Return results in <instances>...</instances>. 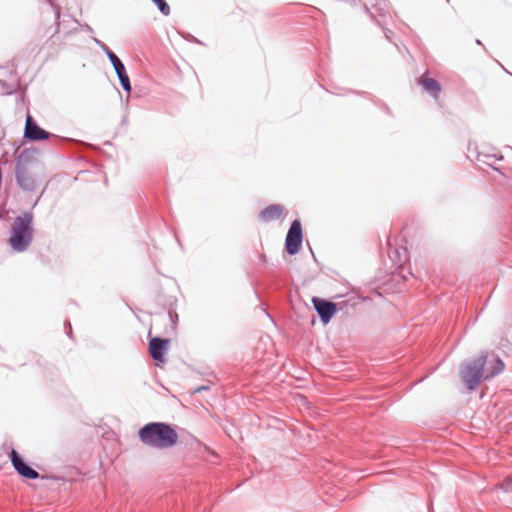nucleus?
<instances>
[{
	"mask_svg": "<svg viewBox=\"0 0 512 512\" xmlns=\"http://www.w3.org/2000/svg\"><path fill=\"white\" fill-rule=\"evenodd\" d=\"M504 369L503 361L491 353H481L477 358L462 365L460 376L469 391L475 390L482 380H489Z\"/></svg>",
	"mask_w": 512,
	"mask_h": 512,
	"instance_id": "nucleus-1",
	"label": "nucleus"
},
{
	"mask_svg": "<svg viewBox=\"0 0 512 512\" xmlns=\"http://www.w3.org/2000/svg\"><path fill=\"white\" fill-rule=\"evenodd\" d=\"M140 441L151 448L167 449L173 447L178 441L176 430L165 422H150L138 431Z\"/></svg>",
	"mask_w": 512,
	"mask_h": 512,
	"instance_id": "nucleus-2",
	"label": "nucleus"
},
{
	"mask_svg": "<svg viewBox=\"0 0 512 512\" xmlns=\"http://www.w3.org/2000/svg\"><path fill=\"white\" fill-rule=\"evenodd\" d=\"M33 240V214L23 212L15 217L11 227L9 244L18 253L27 250Z\"/></svg>",
	"mask_w": 512,
	"mask_h": 512,
	"instance_id": "nucleus-3",
	"label": "nucleus"
},
{
	"mask_svg": "<svg viewBox=\"0 0 512 512\" xmlns=\"http://www.w3.org/2000/svg\"><path fill=\"white\" fill-rule=\"evenodd\" d=\"M35 149L22 150L15 162V179L19 187L24 191L32 192L37 187L35 177L29 172V165L35 161Z\"/></svg>",
	"mask_w": 512,
	"mask_h": 512,
	"instance_id": "nucleus-4",
	"label": "nucleus"
},
{
	"mask_svg": "<svg viewBox=\"0 0 512 512\" xmlns=\"http://www.w3.org/2000/svg\"><path fill=\"white\" fill-rule=\"evenodd\" d=\"M303 240L302 226L299 220H294L287 232L285 249L289 255H295L301 249Z\"/></svg>",
	"mask_w": 512,
	"mask_h": 512,
	"instance_id": "nucleus-5",
	"label": "nucleus"
},
{
	"mask_svg": "<svg viewBox=\"0 0 512 512\" xmlns=\"http://www.w3.org/2000/svg\"><path fill=\"white\" fill-rule=\"evenodd\" d=\"M9 458L13 468L21 477L30 480H35L40 477V474L29 466L15 449H11Z\"/></svg>",
	"mask_w": 512,
	"mask_h": 512,
	"instance_id": "nucleus-6",
	"label": "nucleus"
},
{
	"mask_svg": "<svg viewBox=\"0 0 512 512\" xmlns=\"http://www.w3.org/2000/svg\"><path fill=\"white\" fill-rule=\"evenodd\" d=\"M312 303L324 325L328 324L337 312V306L334 302L314 297Z\"/></svg>",
	"mask_w": 512,
	"mask_h": 512,
	"instance_id": "nucleus-7",
	"label": "nucleus"
},
{
	"mask_svg": "<svg viewBox=\"0 0 512 512\" xmlns=\"http://www.w3.org/2000/svg\"><path fill=\"white\" fill-rule=\"evenodd\" d=\"M49 136L50 133L41 128L30 114H27L25 120L24 137L30 141H41L48 139Z\"/></svg>",
	"mask_w": 512,
	"mask_h": 512,
	"instance_id": "nucleus-8",
	"label": "nucleus"
},
{
	"mask_svg": "<svg viewBox=\"0 0 512 512\" xmlns=\"http://www.w3.org/2000/svg\"><path fill=\"white\" fill-rule=\"evenodd\" d=\"M169 345V340L161 337H153L149 341V352L156 362H165V353Z\"/></svg>",
	"mask_w": 512,
	"mask_h": 512,
	"instance_id": "nucleus-9",
	"label": "nucleus"
},
{
	"mask_svg": "<svg viewBox=\"0 0 512 512\" xmlns=\"http://www.w3.org/2000/svg\"><path fill=\"white\" fill-rule=\"evenodd\" d=\"M110 63L112 64L117 77L119 79L120 85L123 88L124 91H126L128 94L131 92V83L129 76L126 72V68L122 61L119 59L118 56L112 57L110 60Z\"/></svg>",
	"mask_w": 512,
	"mask_h": 512,
	"instance_id": "nucleus-10",
	"label": "nucleus"
},
{
	"mask_svg": "<svg viewBox=\"0 0 512 512\" xmlns=\"http://www.w3.org/2000/svg\"><path fill=\"white\" fill-rule=\"evenodd\" d=\"M284 208L280 204H272L263 209L260 218L263 221H271L280 218Z\"/></svg>",
	"mask_w": 512,
	"mask_h": 512,
	"instance_id": "nucleus-11",
	"label": "nucleus"
},
{
	"mask_svg": "<svg viewBox=\"0 0 512 512\" xmlns=\"http://www.w3.org/2000/svg\"><path fill=\"white\" fill-rule=\"evenodd\" d=\"M419 84L428 94H430L434 98H437L441 92L440 84L438 83L437 80L433 78H420Z\"/></svg>",
	"mask_w": 512,
	"mask_h": 512,
	"instance_id": "nucleus-12",
	"label": "nucleus"
},
{
	"mask_svg": "<svg viewBox=\"0 0 512 512\" xmlns=\"http://www.w3.org/2000/svg\"><path fill=\"white\" fill-rule=\"evenodd\" d=\"M388 244H389L388 255H389L390 259L393 261V263L395 265L401 267L407 259L406 248H401V249L392 248L391 244L390 243H388Z\"/></svg>",
	"mask_w": 512,
	"mask_h": 512,
	"instance_id": "nucleus-13",
	"label": "nucleus"
},
{
	"mask_svg": "<svg viewBox=\"0 0 512 512\" xmlns=\"http://www.w3.org/2000/svg\"><path fill=\"white\" fill-rule=\"evenodd\" d=\"M94 43L106 54L109 61L112 57H116L117 55L101 40L98 38H93Z\"/></svg>",
	"mask_w": 512,
	"mask_h": 512,
	"instance_id": "nucleus-14",
	"label": "nucleus"
},
{
	"mask_svg": "<svg viewBox=\"0 0 512 512\" xmlns=\"http://www.w3.org/2000/svg\"><path fill=\"white\" fill-rule=\"evenodd\" d=\"M159 9V11L164 15L168 16L170 14V6L166 2V0H151Z\"/></svg>",
	"mask_w": 512,
	"mask_h": 512,
	"instance_id": "nucleus-15",
	"label": "nucleus"
},
{
	"mask_svg": "<svg viewBox=\"0 0 512 512\" xmlns=\"http://www.w3.org/2000/svg\"><path fill=\"white\" fill-rule=\"evenodd\" d=\"M45 1L52 8V10H53V12L55 14V18L58 21L60 19V11H61L60 7L58 5H56L53 0H45Z\"/></svg>",
	"mask_w": 512,
	"mask_h": 512,
	"instance_id": "nucleus-16",
	"label": "nucleus"
},
{
	"mask_svg": "<svg viewBox=\"0 0 512 512\" xmlns=\"http://www.w3.org/2000/svg\"><path fill=\"white\" fill-rule=\"evenodd\" d=\"M205 390H209V386L208 385H202V386L196 387L194 389V393H200V392L205 391Z\"/></svg>",
	"mask_w": 512,
	"mask_h": 512,
	"instance_id": "nucleus-17",
	"label": "nucleus"
},
{
	"mask_svg": "<svg viewBox=\"0 0 512 512\" xmlns=\"http://www.w3.org/2000/svg\"><path fill=\"white\" fill-rule=\"evenodd\" d=\"M83 29L89 33H93V28L91 26H89L88 24H85V26L83 27Z\"/></svg>",
	"mask_w": 512,
	"mask_h": 512,
	"instance_id": "nucleus-18",
	"label": "nucleus"
},
{
	"mask_svg": "<svg viewBox=\"0 0 512 512\" xmlns=\"http://www.w3.org/2000/svg\"><path fill=\"white\" fill-rule=\"evenodd\" d=\"M385 36L388 40H390V36L393 34V32L389 29L385 30Z\"/></svg>",
	"mask_w": 512,
	"mask_h": 512,
	"instance_id": "nucleus-19",
	"label": "nucleus"
},
{
	"mask_svg": "<svg viewBox=\"0 0 512 512\" xmlns=\"http://www.w3.org/2000/svg\"><path fill=\"white\" fill-rule=\"evenodd\" d=\"M477 44H481V41L479 39L476 40Z\"/></svg>",
	"mask_w": 512,
	"mask_h": 512,
	"instance_id": "nucleus-20",
	"label": "nucleus"
}]
</instances>
